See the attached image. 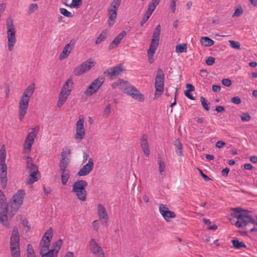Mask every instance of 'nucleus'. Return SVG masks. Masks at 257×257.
Instances as JSON below:
<instances>
[{"label": "nucleus", "mask_w": 257, "mask_h": 257, "mask_svg": "<svg viewBox=\"0 0 257 257\" xmlns=\"http://www.w3.org/2000/svg\"><path fill=\"white\" fill-rule=\"evenodd\" d=\"M232 210L234 211L232 214L233 216L238 219L235 222L236 227L241 228L245 226L249 223L257 225V216L256 217V219L255 220L248 214V211L243 210L239 207L234 208Z\"/></svg>", "instance_id": "1"}, {"label": "nucleus", "mask_w": 257, "mask_h": 257, "mask_svg": "<svg viewBox=\"0 0 257 257\" xmlns=\"http://www.w3.org/2000/svg\"><path fill=\"white\" fill-rule=\"evenodd\" d=\"M8 205L6 196L2 190L0 191V223L9 228L10 223L8 220Z\"/></svg>", "instance_id": "2"}, {"label": "nucleus", "mask_w": 257, "mask_h": 257, "mask_svg": "<svg viewBox=\"0 0 257 257\" xmlns=\"http://www.w3.org/2000/svg\"><path fill=\"white\" fill-rule=\"evenodd\" d=\"M87 185L86 181L79 180L75 182L72 185V192L75 193L78 199L82 201H85L86 200V187Z\"/></svg>", "instance_id": "3"}, {"label": "nucleus", "mask_w": 257, "mask_h": 257, "mask_svg": "<svg viewBox=\"0 0 257 257\" xmlns=\"http://www.w3.org/2000/svg\"><path fill=\"white\" fill-rule=\"evenodd\" d=\"M7 28L8 46L10 51L13 50V47L16 43V33L14 25L12 19L8 18L6 22Z\"/></svg>", "instance_id": "4"}, {"label": "nucleus", "mask_w": 257, "mask_h": 257, "mask_svg": "<svg viewBox=\"0 0 257 257\" xmlns=\"http://www.w3.org/2000/svg\"><path fill=\"white\" fill-rule=\"evenodd\" d=\"M121 0H113L107 9L108 13V25L112 26L117 17V11L120 6Z\"/></svg>", "instance_id": "5"}, {"label": "nucleus", "mask_w": 257, "mask_h": 257, "mask_svg": "<svg viewBox=\"0 0 257 257\" xmlns=\"http://www.w3.org/2000/svg\"><path fill=\"white\" fill-rule=\"evenodd\" d=\"M53 237V230L52 228H49L42 237L39 244L40 253L45 252L49 250L51 241Z\"/></svg>", "instance_id": "6"}, {"label": "nucleus", "mask_w": 257, "mask_h": 257, "mask_svg": "<svg viewBox=\"0 0 257 257\" xmlns=\"http://www.w3.org/2000/svg\"><path fill=\"white\" fill-rule=\"evenodd\" d=\"M164 74L162 69L159 68L157 70V75L155 78V96H160L164 91Z\"/></svg>", "instance_id": "7"}, {"label": "nucleus", "mask_w": 257, "mask_h": 257, "mask_svg": "<svg viewBox=\"0 0 257 257\" xmlns=\"http://www.w3.org/2000/svg\"><path fill=\"white\" fill-rule=\"evenodd\" d=\"M124 70L125 69L123 68V64L119 63L115 66L108 68L103 72V75H105L110 79L112 80L116 77L121 75Z\"/></svg>", "instance_id": "8"}, {"label": "nucleus", "mask_w": 257, "mask_h": 257, "mask_svg": "<svg viewBox=\"0 0 257 257\" xmlns=\"http://www.w3.org/2000/svg\"><path fill=\"white\" fill-rule=\"evenodd\" d=\"M95 65V63L91 59H89L81 64L77 66L73 70V74L79 76L89 70Z\"/></svg>", "instance_id": "9"}, {"label": "nucleus", "mask_w": 257, "mask_h": 257, "mask_svg": "<svg viewBox=\"0 0 257 257\" xmlns=\"http://www.w3.org/2000/svg\"><path fill=\"white\" fill-rule=\"evenodd\" d=\"M25 195L24 190L20 189L13 195L10 202V206L14 208V211H16L22 204Z\"/></svg>", "instance_id": "10"}, {"label": "nucleus", "mask_w": 257, "mask_h": 257, "mask_svg": "<svg viewBox=\"0 0 257 257\" xmlns=\"http://www.w3.org/2000/svg\"><path fill=\"white\" fill-rule=\"evenodd\" d=\"M30 98L29 97H25L22 95L19 102V118L20 120L22 121L27 113V109L29 106V102Z\"/></svg>", "instance_id": "11"}, {"label": "nucleus", "mask_w": 257, "mask_h": 257, "mask_svg": "<svg viewBox=\"0 0 257 257\" xmlns=\"http://www.w3.org/2000/svg\"><path fill=\"white\" fill-rule=\"evenodd\" d=\"M124 93L130 95L135 99L140 102L145 100L144 95L135 87L131 86L124 88Z\"/></svg>", "instance_id": "12"}, {"label": "nucleus", "mask_w": 257, "mask_h": 257, "mask_svg": "<svg viewBox=\"0 0 257 257\" xmlns=\"http://www.w3.org/2000/svg\"><path fill=\"white\" fill-rule=\"evenodd\" d=\"M94 167V161L92 158L88 159V162L84 165L77 173L78 176L87 175L92 170Z\"/></svg>", "instance_id": "13"}, {"label": "nucleus", "mask_w": 257, "mask_h": 257, "mask_svg": "<svg viewBox=\"0 0 257 257\" xmlns=\"http://www.w3.org/2000/svg\"><path fill=\"white\" fill-rule=\"evenodd\" d=\"M83 123V119L79 118L76 124V134L75 135L76 140H82L85 136V133Z\"/></svg>", "instance_id": "14"}, {"label": "nucleus", "mask_w": 257, "mask_h": 257, "mask_svg": "<svg viewBox=\"0 0 257 257\" xmlns=\"http://www.w3.org/2000/svg\"><path fill=\"white\" fill-rule=\"evenodd\" d=\"M0 180L2 187L5 189L7 185V166L5 162H0Z\"/></svg>", "instance_id": "15"}, {"label": "nucleus", "mask_w": 257, "mask_h": 257, "mask_svg": "<svg viewBox=\"0 0 257 257\" xmlns=\"http://www.w3.org/2000/svg\"><path fill=\"white\" fill-rule=\"evenodd\" d=\"M75 42L76 41L74 39H72L69 43L65 45L59 56L60 60H63L69 56L72 50L74 48Z\"/></svg>", "instance_id": "16"}, {"label": "nucleus", "mask_w": 257, "mask_h": 257, "mask_svg": "<svg viewBox=\"0 0 257 257\" xmlns=\"http://www.w3.org/2000/svg\"><path fill=\"white\" fill-rule=\"evenodd\" d=\"M97 209L98 215L101 223L103 225H107L108 218L105 208L101 204H98Z\"/></svg>", "instance_id": "17"}, {"label": "nucleus", "mask_w": 257, "mask_h": 257, "mask_svg": "<svg viewBox=\"0 0 257 257\" xmlns=\"http://www.w3.org/2000/svg\"><path fill=\"white\" fill-rule=\"evenodd\" d=\"M159 211L166 221H169L171 218H175L176 214L174 212L170 211L166 206L161 204L159 206Z\"/></svg>", "instance_id": "18"}, {"label": "nucleus", "mask_w": 257, "mask_h": 257, "mask_svg": "<svg viewBox=\"0 0 257 257\" xmlns=\"http://www.w3.org/2000/svg\"><path fill=\"white\" fill-rule=\"evenodd\" d=\"M10 246L19 247L20 246V235L17 226L13 228L10 238Z\"/></svg>", "instance_id": "19"}, {"label": "nucleus", "mask_w": 257, "mask_h": 257, "mask_svg": "<svg viewBox=\"0 0 257 257\" xmlns=\"http://www.w3.org/2000/svg\"><path fill=\"white\" fill-rule=\"evenodd\" d=\"M140 143L142 149L146 156H149L150 154V148L148 142L147 135L143 134L140 139Z\"/></svg>", "instance_id": "20"}, {"label": "nucleus", "mask_w": 257, "mask_h": 257, "mask_svg": "<svg viewBox=\"0 0 257 257\" xmlns=\"http://www.w3.org/2000/svg\"><path fill=\"white\" fill-rule=\"evenodd\" d=\"M126 32L125 31H122L120 33H119L114 39V40L110 43L108 49L109 50L114 49L116 48L118 44L120 43V41L124 38V37L126 35Z\"/></svg>", "instance_id": "21"}, {"label": "nucleus", "mask_w": 257, "mask_h": 257, "mask_svg": "<svg viewBox=\"0 0 257 257\" xmlns=\"http://www.w3.org/2000/svg\"><path fill=\"white\" fill-rule=\"evenodd\" d=\"M159 39L160 36L153 35L148 51L155 52L159 44Z\"/></svg>", "instance_id": "22"}, {"label": "nucleus", "mask_w": 257, "mask_h": 257, "mask_svg": "<svg viewBox=\"0 0 257 257\" xmlns=\"http://www.w3.org/2000/svg\"><path fill=\"white\" fill-rule=\"evenodd\" d=\"M29 174L30 175L26 181L27 184L31 185L37 181L40 178V174L39 172H32L29 173Z\"/></svg>", "instance_id": "23"}, {"label": "nucleus", "mask_w": 257, "mask_h": 257, "mask_svg": "<svg viewBox=\"0 0 257 257\" xmlns=\"http://www.w3.org/2000/svg\"><path fill=\"white\" fill-rule=\"evenodd\" d=\"M39 129L40 127L38 125H37L35 127L33 128L32 132L28 134L26 140H28L29 142L34 143V140L37 136Z\"/></svg>", "instance_id": "24"}, {"label": "nucleus", "mask_w": 257, "mask_h": 257, "mask_svg": "<svg viewBox=\"0 0 257 257\" xmlns=\"http://www.w3.org/2000/svg\"><path fill=\"white\" fill-rule=\"evenodd\" d=\"M35 89V84L34 83L30 84L24 90L23 95L25 97L30 98L33 95Z\"/></svg>", "instance_id": "25"}, {"label": "nucleus", "mask_w": 257, "mask_h": 257, "mask_svg": "<svg viewBox=\"0 0 257 257\" xmlns=\"http://www.w3.org/2000/svg\"><path fill=\"white\" fill-rule=\"evenodd\" d=\"M173 145L176 148V154L179 156H182L183 155L182 153L183 146L180 140L179 139H176L173 142Z\"/></svg>", "instance_id": "26"}, {"label": "nucleus", "mask_w": 257, "mask_h": 257, "mask_svg": "<svg viewBox=\"0 0 257 257\" xmlns=\"http://www.w3.org/2000/svg\"><path fill=\"white\" fill-rule=\"evenodd\" d=\"M98 89L99 88H97V86L93 82H92L89 85L88 88L84 92V94L87 96H91L95 93Z\"/></svg>", "instance_id": "27"}, {"label": "nucleus", "mask_w": 257, "mask_h": 257, "mask_svg": "<svg viewBox=\"0 0 257 257\" xmlns=\"http://www.w3.org/2000/svg\"><path fill=\"white\" fill-rule=\"evenodd\" d=\"M154 11V10L153 9L148 6V9L140 22L141 26H143L146 23Z\"/></svg>", "instance_id": "28"}, {"label": "nucleus", "mask_w": 257, "mask_h": 257, "mask_svg": "<svg viewBox=\"0 0 257 257\" xmlns=\"http://www.w3.org/2000/svg\"><path fill=\"white\" fill-rule=\"evenodd\" d=\"M90 250L94 254L95 257H104L103 251L100 246L90 248Z\"/></svg>", "instance_id": "29"}, {"label": "nucleus", "mask_w": 257, "mask_h": 257, "mask_svg": "<svg viewBox=\"0 0 257 257\" xmlns=\"http://www.w3.org/2000/svg\"><path fill=\"white\" fill-rule=\"evenodd\" d=\"M63 243L61 239H59L57 241L52 244L51 249L55 254L58 255V252L61 249Z\"/></svg>", "instance_id": "30"}, {"label": "nucleus", "mask_w": 257, "mask_h": 257, "mask_svg": "<svg viewBox=\"0 0 257 257\" xmlns=\"http://www.w3.org/2000/svg\"><path fill=\"white\" fill-rule=\"evenodd\" d=\"M70 163V159H65L61 158L60 161V171L63 172L64 171L69 170L67 168Z\"/></svg>", "instance_id": "31"}, {"label": "nucleus", "mask_w": 257, "mask_h": 257, "mask_svg": "<svg viewBox=\"0 0 257 257\" xmlns=\"http://www.w3.org/2000/svg\"><path fill=\"white\" fill-rule=\"evenodd\" d=\"M200 43L205 47H209L214 45V41L208 37H202L200 39Z\"/></svg>", "instance_id": "32"}, {"label": "nucleus", "mask_w": 257, "mask_h": 257, "mask_svg": "<svg viewBox=\"0 0 257 257\" xmlns=\"http://www.w3.org/2000/svg\"><path fill=\"white\" fill-rule=\"evenodd\" d=\"M61 182L63 185H65L70 178V173L69 170L64 171L63 172H61Z\"/></svg>", "instance_id": "33"}, {"label": "nucleus", "mask_w": 257, "mask_h": 257, "mask_svg": "<svg viewBox=\"0 0 257 257\" xmlns=\"http://www.w3.org/2000/svg\"><path fill=\"white\" fill-rule=\"evenodd\" d=\"M231 242L233 246L236 249H240L241 248H246V245L242 242L240 241L237 239H234L231 240Z\"/></svg>", "instance_id": "34"}, {"label": "nucleus", "mask_w": 257, "mask_h": 257, "mask_svg": "<svg viewBox=\"0 0 257 257\" xmlns=\"http://www.w3.org/2000/svg\"><path fill=\"white\" fill-rule=\"evenodd\" d=\"M71 154V150L68 149L67 147H64L63 148L61 153V158H64L65 159H70V157Z\"/></svg>", "instance_id": "35"}, {"label": "nucleus", "mask_w": 257, "mask_h": 257, "mask_svg": "<svg viewBox=\"0 0 257 257\" xmlns=\"http://www.w3.org/2000/svg\"><path fill=\"white\" fill-rule=\"evenodd\" d=\"M107 38V32L103 31L102 33L97 37L95 41V44L98 45L100 44L102 42L104 41Z\"/></svg>", "instance_id": "36"}, {"label": "nucleus", "mask_w": 257, "mask_h": 257, "mask_svg": "<svg viewBox=\"0 0 257 257\" xmlns=\"http://www.w3.org/2000/svg\"><path fill=\"white\" fill-rule=\"evenodd\" d=\"M73 85V79L72 77H70L65 83L63 84L62 89L65 90H70V88H72V85Z\"/></svg>", "instance_id": "37"}, {"label": "nucleus", "mask_w": 257, "mask_h": 257, "mask_svg": "<svg viewBox=\"0 0 257 257\" xmlns=\"http://www.w3.org/2000/svg\"><path fill=\"white\" fill-rule=\"evenodd\" d=\"M105 80V77L103 75H101L95 79L93 82L97 86V88H99Z\"/></svg>", "instance_id": "38"}, {"label": "nucleus", "mask_w": 257, "mask_h": 257, "mask_svg": "<svg viewBox=\"0 0 257 257\" xmlns=\"http://www.w3.org/2000/svg\"><path fill=\"white\" fill-rule=\"evenodd\" d=\"M176 51L177 53H181L186 52L187 46L186 44H178L176 46Z\"/></svg>", "instance_id": "39"}, {"label": "nucleus", "mask_w": 257, "mask_h": 257, "mask_svg": "<svg viewBox=\"0 0 257 257\" xmlns=\"http://www.w3.org/2000/svg\"><path fill=\"white\" fill-rule=\"evenodd\" d=\"M6 156V151L5 145H3L0 150V162H5Z\"/></svg>", "instance_id": "40"}, {"label": "nucleus", "mask_w": 257, "mask_h": 257, "mask_svg": "<svg viewBox=\"0 0 257 257\" xmlns=\"http://www.w3.org/2000/svg\"><path fill=\"white\" fill-rule=\"evenodd\" d=\"M200 101L201 102V104L203 108L205 110L208 111L210 109V103L208 102V101L203 96L200 97Z\"/></svg>", "instance_id": "41"}, {"label": "nucleus", "mask_w": 257, "mask_h": 257, "mask_svg": "<svg viewBox=\"0 0 257 257\" xmlns=\"http://www.w3.org/2000/svg\"><path fill=\"white\" fill-rule=\"evenodd\" d=\"M40 254L42 255L41 257H58V255L55 254L52 250L50 249L45 252H42V253H40Z\"/></svg>", "instance_id": "42"}, {"label": "nucleus", "mask_w": 257, "mask_h": 257, "mask_svg": "<svg viewBox=\"0 0 257 257\" xmlns=\"http://www.w3.org/2000/svg\"><path fill=\"white\" fill-rule=\"evenodd\" d=\"M67 98H68L67 97L61 95V94H59L58 100L57 104V107H61L64 104L65 102L66 101Z\"/></svg>", "instance_id": "43"}, {"label": "nucleus", "mask_w": 257, "mask_h": 257, "mask_svg": "<svg viewBox=\"0 0 257 257\" xmlns=\"http://www.w3.org/2000/svg\"><path fill=\"white\" fill-rule=\"evenodd\" d=\"M34 143L31 142H29L28 140H25L24 144V149L26 152L28 151V153H30L32 146Z\"/></svg>", "instance_id": "44"}, {"label": "nucleus", "mask_w": 257, "mask_h": 257, "mask_svg": "<svg viewBox=\"0 0 257 257\" xmlns=\"http://www.w3.org/2000/svg\"><path fill=\"white\" fill-rule=\"evenodd\" d=\"M82 4V0H72L69 7L78 8Z\"/></svg>", "instance_id": "45"}, {"label": "nucleus", "mask_w": 257, "mask_h": 257, "mask_svg": "<svg viewBox=\"0 0 257 257\" xmlns=\"http://www.w3.org/2000/svg\"><path fill=\"white\" fill-rule=\"evenodd\" d=\"M26 169L28 170L29 173H31L32 172L39 173L38 167L35 164L27 165Z\"/></svg>", "instance_id": "46"}, {"label": "nucleus", "mask_w": 257, "mask_h": 257, "mask_svg": "<svg viewBox=\"0 0 257 257\" xmlns=\"http://www.w3.org/2000/svg\"><path fill=\"white\" fill-rule=\"evenodd\" d=\"M12 256L20 254V246L19 247L10 246Z\"/></svg>", "instance_id": "47"}, {"label": "nucleus", "mask_w": 257, "mask_h": 257, "mask_svg": "<svg viewBox=\"0 0 257 257\" xmlns=\"http://www.w3.org/2000/svg\"><path fill=\"white\" fill-rule=\"evenodd\" d=\"M59 11L60 13L65 17L68 18H72L73 17V15L71 14V13L68 11L65 8H60Z\"/></svg>", "instance_id": "48"}, {"label": "nucleus", "mask_w": 257, "mask_h": 257, "mask_svg": "<svg viewBox=\"0 0 257 257\" xmlns=\"http://www.w3.org/2000/svg\"><path fill=\"white\" fill-rule=\"evenodd\" d=\"M243 12V11L242 8L241 7H239L235 10L234 12L232 15V17L233 18L239 17L242 14Z\"/></svg>", "instance_id": "49"}, {"label": "nucleus", "mask_w": 257, "mask_h": 257, "mask_svg": "<svg viewBox=\"0 0 257 257\" xmlns=\"http://www.w3.org/2000/svg\"><path fill=\"white\" fill-rule=\"evenodd\" d=\"M228 42L231 48L236 49H240V44L239 42L232 40H229Z\"/></svg>", "instance_id": "50"}, {"label": "nucleus", "mask_w": 257, "mask_h": 257, "mask_svg": "<svg viewBox=\"0 0 257 257\" xmlns=\"http://www.w3.org/2000/svg\"><path fill=\"white\" fill-rule=\"evenodd\" d=\"M111 105L108 104L103 111V116L104 117H108L110 112Z\"/></svg>", "instance_id": "51"}, {"label": "nucleus", "mask_w": 257, "mask_h": 257, "mask_svg": "<svg viewBox=\"0 0 257 257\" xmlns=\"http://www.w3.org/2000/svg\"><path fill=\"white\" fill-rule=\"evenodd\" d=\"M38 5L36 4H31L29 7L28 13L29 14H33L35 11L38 9Z\"/></svg>", "instance_id": "52"}, {"label": "nucleus", "mask_w": 257, "mask_h": 257, "mask_svg": "<svg viewBox=\"0 0 257 257\" xmlns=\"http://www.w3.org/2000/svg\"><path fill=\"white\" fill-rule=\"evenodd\" d=\"M72 88H70V90H65L61 88V91L59 94H61V95L65 96L68 97L69 95L70 94V93L72 91Z\"/></svg>", "instance_id": "53"}, {"label": "nucleus", "mask_w": 257, "mask_h": 257, "mask_svg": "<svg viewBox=\"0 0 257 257\" xmlns=\"http://www.w3.org/2000/svg\"><path fill=\"white\" fill-rule=\"evenodd\" d=\"M155 53V52H152L151 51H147L148 61L151 64H152L154 62V55Z\"/></svg>", "instance_id": "54"}, {"label": "nucleus", "mask_w": 257, "mask_h": 257, "mask_svg": "<svg viewBox=\"0 0 257 257\" xmlns=\"http://www.w3.org/2000/svg\"><path fill=\"white\" fill-rule=\"evenodd\" d=\"M251 118L250 115L248 113H243L241 115V119L242 121H248Z\"/></svg>", "instance_id": "55"}, {"label": "nucleus", "mask_w": 257, "mask_h": 257, "mask_svg": "<svg viewBox=\"0 0 257 257\" xmlns=\"http://www.w3.org/2000/svg\"><path fill=\"white\" fill-rule=\"evenodd\" d=\"M160 1L161 0H152L148 6L155 10Z\"/></svg>", "instance_id": "56"}, {"label": "nucleus", "mask_w": 257, "mask_h": 257, "mask_svg": "<svg viewBox=\"0 0 257 257\" xmlns=\"http://www.w3.org/2000/svg\"><path fill=\"white\" fill-rule=\"evenodd\" d=\"M231 102L235 104H239L241 102V100L239 97L234 96L231 98Z\"/></svg>", "instance_id": "57"}, {"label": "nucleus", "mask_w": 257, "mask_h": 257, "mask_svg": "<svg viewBox=\"0 0 257 257\" xmlns=\"http://www.w3.org/2000/svg\"><path fill=\"white\" fill-rule=\"evenodd\" d=\"M205 62L207 65L211 66L215 62V58L212 56H210L206 60Z\"/></svg>", "instance_id": "58"}, {"label": "nucleus", "mask_w": 257, "mask_h": 257, "mask_svg": "<svg viewBox=\"0 0 257 257\" xmlns=\"http://www.w3.org/2000/svg\"><path fill=\"white\" fill-rule=\"evenodd\" d=\"M221 83L223 85L227 87L230 86L232 84L231 81L228 78H224L222 79Z\"/></svg>", "instance_id": "59"}, {"label": "nucleus", "mask_w": 257, "mask_h": 257, "mask_svg": "<svg viewBox=\"0 0 257 257\" xmlns=\"http://www.w3.org/2000/svg\"><path fill=\"white\" fill-rule=\"evenodd\" d=\"M159 172L162 173L163 172H164L165 168V165L163 161H161V159H160L159 162Z\"/></svg>", "instance_id": "60"}, {"label": "nucleus", "mask_w": 257, "mask_h": 257, "mask_svg": "<svg viewBox=\"0 0 257 257\" xmlns=\"http://www.w3.org/2000/svg\"><path fill=\"white\" fill-rule=\"evenodd\" d=\"M161 33V26L160 24L158 25L153 33V35H155L157 36H160Z\"/></svg>", "instance_id": "61"}, {"label": "nucleus", "mask_w": 257, "mask_h": 257, "mask_svg": "<svg viewBox=\"0 0 257 257\" xmlns=\"http://www.w3.org/2000/svg\"><path fill=\"white\" fill-rule=\"evenodd\" d=\"M197 169L199 172L200 175L202 176V177L205 181L207 182L211 180V179L207 175L203 173V172L201 169H200L199 168H197Z\"/></svg>", "instance_id": "62"}, {"label": "nucleus", "mask_w": 257, "mask_h": 257, "mask_svg": "<svg viewBox=\"0 0 257 257\" xmlns=\"http://www.w3.org/2000/svg\"><path fill=\"white\" fill-rule=\"evenodd\" d=\"M177 1L178 0H171V4H170L171 10V12L173 13L175 12L176 3Z\"/></svg>", "instance_id": "63"}, {"label": "nucleus", "mask_w": 257, "mask_h": 257, "mask_svg": "<svg viewBox=\"0 0 257 257\" xmlns=\"http://www.w3.org/2000/svg\"><path fill=\"white\" fill-rule=\"evenodd\" d=\"M27 254H34V251L32 245L31 244L27 245Z\"/></svg>", "instance_id": "64"}]
</instances>
